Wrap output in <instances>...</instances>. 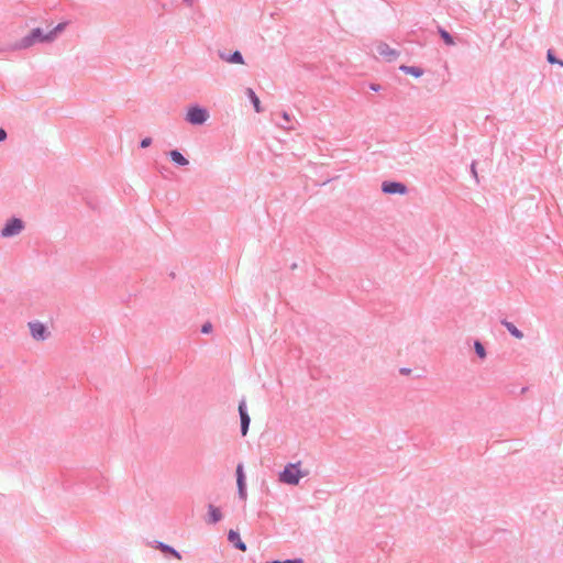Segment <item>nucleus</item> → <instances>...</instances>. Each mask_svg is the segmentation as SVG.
I'll list each match as a JSON object with an SVG mask.
<instances>
[{
    "label": "nucleus",
    "instance_id": "nucleus-1",
    "mask_svg": "<svg viewBox=\"0 0 563 563\" xmlns=\"http://www.w3.org/2000/svg\"><path fill=\"white\" fill-rule=\"evenodd\" d=\"M37 43H51V36H48V33L44 32L41 27L31 30V32L20 41L11 44V48L18 51L27 49Z\"/></svg>",
    "mask_w": 563,
    "mask_h": 563
},
{
    "label": "nucleus",
    "instance_id": "nucleus-2",
    "mask_svg": "<svg viewBox=\"0 0 563 563\" xmlns=\"http://www.w3.org/2000/svg\"><path fill=\"white\" fill-rule=\"evenodd\" d=\"M300 463H289L279 473V482L288 485H298L301 477L306 475L300 471Z\"/></svg>",
    "mask_w": 563,
    "mask_h": 563
},
{
    "label": "nucleus",
    "instance_id": "nucleus-3",
    "mask_svg": "<svg viewBox=\"0 0 563 563\" xmlns=\"http://www.w3.org/2000/svg\"><path fill=\"white\" fill-rule=\"evenodd\" d=\"M25 228L24 221L20 218L12 217L3 225L0 231L2 238H13L19 235Z\"/></svg>",
    "mask_w": 563,
    "mask_h": 563
},
{
    "label": "nucleus",
    "instance_id": "nucleus-4",
    "mask_svg": "<svg viewBox=\"0 0 563 563\" xmlns=\"http://www.w3.org/2000/svg\"><path fill=\"white\" fill-rule=\"evenodd\" d=\"M209 118V112L206 108L198 104L188 108L186 121L192 125H202Z\"/></svg>",
    "mask_w": 563,
    "mask_h": 563
},
{
    "label": "nucleus",
    "instance_id": "nucleus-5",
    "mask_svg": "<svg viewBox=\"0 0 563 563\" xmlns=\"http://www.w3.org/2000/svg\"><path fill=\"white\" fill-rule=\"evenodd\" d=\"M382 191L386 195H405L408 192V188L404 183L385 180L382 184Z\"/></svg>",
    "mask_w": 563,
    "mask_h": 563
},
{
    "label": "nucleus",
    "instance_id": "nucleus-6",
    "mask_svg": "<svg viewBox=\"0 0 563 563\" xmlns=\"http://www.w3.org/2000/svg\"><path fill=\"white\" fill-rule=\"evenodd\" d=\"M238 410L241 421V434L242 437H245L250 428L251 418L247 412L246 401L244 398L240 400Z\"/></svg>",
    "mask_w": 563,
    "mask_h": 563
},
{
    "label": "nucleus",
    "instance_id": "nucleus-7",
    "mask_svg": "<svg viewBox=\"0 0 563 563\" xmlns=\"http://www.w3.org/2000/svg\"><path fill=\"white\" fill-rule=\"evenodd\" d=\"M236 485H238V495H239L240 499L245 500L247 493H246L245 474H244L242 464H238V466H236Z\"/></svg>",
    "mask_w": 563,
    "mask_h": 563
},
{
    "label": "nucleus",
    "instance_id": "nucleus-8",
    "mask_svg": "<svg viewBox=\"0 0 563 563\" xmlns=\"http://www.w3.org/2000/svg\"><path fill=\"white\" fill-rule=\"evenodd\" d=\"M29 327H30V332H31V335L33 339H35L37 341H44L47 338V335H48L47 328L43 323H41L38 321H34V322H30Z\"/></svg>",
    "mask_w": 563,
    "mask_h": 563
},
{
    "label": "nucleus",
    "instance_id": "nucleus-9",
    "mask_svg": "<svg viewBox=\"0 0 563 563\" xmlns=\"http://www.w3.org/2000/svg\"><path fill=\"white\" fill-rule=\"evenodd\" d=\"M376 52L383 56L384 58H386L388 62H393L395 60L398 56H399V53L389 47L388 44L386 43H383L380 42L377 46H376Z\"/></svg>",
    "mask_w": 563,
    "mask_h": 563
},
{
    "label": "nucleus",
    "instance_id": "nucleus-10",
    "mask_svg": "<svg viewBox=\"0 0 563 563\" xmlns=\"http://www.w3.org/2000/svg\"><path fill=\"white\" fill-rule=\"evenodd\" d=\"M219 57L230 64H244L243 55L240 51H234L233 53H225L219 51Z\"/></svg>",
    "mask_w": 563,
    "mask_h": 563
},
{
    "label": "nucleus",
    "instance_id": "nucleus-11",
    "mask_svg": "<svg viewBox=\"0 0 563 563\" xmlns=\"http://www.w3.org/2000/svg\"><path fill=\"white\" fill-rule=\"evenodd\" d=\"M154 548L166 555H172L178 560H181V554L169 544H166L162 541H154Z\"/></svg>",
    "mask_w": 563,
    "mask_h": 563
},
{
    "label": "nucleus",
    "instance_id": "nucleus-12",
    "mask_svg": "<svg viewBox=\"0 0 563 563\" xmlns=\"http://www.w3.org/2000/svg\"><path fill=\"white\" fill-rule=\"evenodd\" d=\"M228 540L231 542L235 549L240 551H246V544L241 540L239 531L230 530L228 533Z\"/></svg>",
    "mask_w": 563,
    "mask_h": 563
},
{
    "label": "nucleus",
    "instance_id": "nucleus-13",
    "mask_svg": "<svg viewBox=\"0 0 563 563\" xmlns=\"http://www.w3.org/2000/svg\"><path fill=\"white\" fill-rule=\"evenodd\" d=\"M221 519H222V512H221L220 508H218V507H216V506L210 504L208 506L207 523L216 525L219 521H221Z\"/></svg>",
    "mask_w": 563,
    "mask_h": 563
},
{
    "label": "nucleus",
    "instance_id": "nucleus-14",
    "mask_svg": "<svg viewBox=\"0 0 563 563\" xmlns=\"http://www.w3.org/2000/svg\"><path fill=\"white\" fill-rule=\"evenodd\" d=\"M168 156L178 166H187L189 164V161L178 150H172Z\"/></svg>",
    "mask_w": 563,
    "mask_h": 563
},
{
    "label": "nucleus",
    "instance_id": "nucleus-15",
    "mask_svg": "<svg viewBox=\"0 0 563 563\" xmlns=\"http://www.w3.org/2000/svg\"><path fill=\"white\" fill-rule=\"evenodd\" d=\"M245 95L250 99L251 103L254 107V110L260 113L262 112L260 98L256 96L255 91L252 88H246Z\"/></svg>",
    "mask_w": 563,
    "mask_h": 563
},
{
    "label": "nucleus",
    "instance_id": "nucleus-16",
    "mask_svg": "<svg viewBox=\"0 0 563 563\" xmlns=\"http://www.w3.org/2000/svg\"><path fill=\"white\" fill-rule=\"evenodd\" d=\"M500 323L508 330V332L517 339H522L523 333L512 322L503 319Z\"/></svg>",
    "mask_w": 563,
    "mask_h": 563
},
{
    "label": "nucleus",
    "instance_id": "nucleus-17",
    "mask_svg": "<svg viewBox=\"0 0 563 563\" xmlns=\"http://www.w3.org/2000/svg\"><path fill=\"white\" fill-rule=\"evenodd\" d=\"M399 70H401L405 74L411 75L416 78H419L423 75V69L417 66L401 65L399 67Z\"/></svg>",
    "mask_w": 563,
    "mask_h": 563
},
{
    "label": "nucleus",
    "instance_id": "nucleus-18",
    "mask_svg": "<svg viewBox=\"0 0 563 563\" xmlns=\"http://www.w3.org/2000/svg\"><path fill=\"white\" fill-rule=\"evenodd\" d=\"M68 25V21H64L58 23L54 29H52L48 33V36H51V43H53L58 34H60L63 31H65L66 26Z\"/></svg>",
    "mask_w": 563,
    "mask_h": 563
},
{
    "label": "nucleus",
    "instance_id": "nucleus-19",
    "mask_svg": "<svg viewBox=\"0 0 563 563\" xmlns=\"http://www.w3.org/2000/svg\"><path fill=\"white\" fill-rule=\"evenodd\" d=\"M439 34H440L441 38L443 40V42L446 45H453L454 44L453 36L446 30H444L442 27H439Z\"/></svg>",
    "mask_w": 563,
    "mask_h": 563
},
{
    "label": "nucleus",
    "instance_id": "nucleus-20",
    "mask_svg": "<svg viewBox=\"0 0 563 563\" xmlns=\"http://www.w3.org/2000/svg\"><path fill=\"white\" fill-rule=\"evenodd\" d=\"M474 350H475V353L477 354V356L479 358H485L486 357V350H485V346L482 344L481 341L476 340L474 342Z\"/></svg>",
    "mask_w": 563,
    "mask_h": 563
},
{
    "label": "nucleus",
    "instance_id": "nucleus-21",
    "mask_svg": "<svg viewBox=\"0 0 563 563\" xmlns=\"http://www.w3.org/2000/svg\"><path fill=\"white\" fill-rule=\"evenodd\" d=\"M547 60L550 63V64H558L560 66L563 67V60L556 58L555 54L553 53L552 49H549L548 53H547Z\"/></svg>",
    "mask_w": 563,
    "mask_h": 563
},
{
    "label": "nucleus",
    "instance_id": "nucleus-22",
    "mask_svg": "<svg viewBox=\"0 0 563 563\" xmlns=\"http://www.w3.org/2000/svg\"><path fill=\"white\" fill-rule=\"evenodd\" d=\"M282 118H283V120H284L285 122H284V123H278V124H279L282 128H284V129H290V126H289L290 117H289L288 112L284 111V112L282 113Z\"/></svg>",
    "mask_w": 563,
    "mask_h": 563
},
{
    "label": "nucleus",
    "instance_id": "nucleus-23",
    "mask_svg": "<svg viewBox=\"0 0 563 563\" xmlns=\"http://www.w3.org/2000/svg\"><path fill=\"white\" fill-rule=\"evenodd\" d=\"M267 563H303V560L302 559H287L284 561L274 560V561H271Z\"/></svg>",
    "mask_w": 563,
    "mask_h": 563
},
{
    "label": "nucleus",
    "instance_id": "nucleus-24",
    "mask_svg": "<svg viewBox=\"0 0 563 563\" xmlns=\"http://www.w3.org/2000/svg\"><path fill=\"white\" fill-rule=\"evenodd\" d=\"M212 328H213V327H212V324H211L210 322H206V323H203V324H202V327H201V333H203V334H209V333H211V332H212Z\"/></svg>",
    "mask_w": 563,
    "mask_h": 563
},
{
    "label": "nucleus",
    "instance_id": "nucleus-25",
    "mask_svg": "<svg viewBox=\"0 0 563 563\" xmlns=\"http://www.w3.org/2000/svg\"><path fill=\"white\" fill-rule=\"evenodd\" d=\"M152 144V139L151 137H144L141 143H140V146L142 148H146L148 147L150 145Z\"/></svg>",
    "mask_w": 563,
    "mask_h": 563
},
{
    "label": "nucleus",
    "instance_id": "nucleus-26",
    "mask_svg": "<svg viewBox=\"0 0 563 563\" xmlns=\"http://www.w3.org/2000/svg\"><path fill=\"white\" fill-rule=\"evenodd\" d=\"M471 173H472V176L476 179V181H478V176H477V172L475 168V162H473L471 165Z\"/></svg>",
    "mask_w": 563,
    "mask_h": 563
},
{
    "label": "nucleus",
    "instance_id": "nucleus-27",
    "mask_svg": "<svg viewBox=\"0 0 563 563\" xmlns=\"http://www.w3.org/2000/svg\"><path fill=\"white\" fill-rule=\"evenodd\" d=\"M368 87H369V89H371L372 91H375V92H377V91H379V90L382 89L380 85H378V84H374V82L369 84V86H368Z\"/></svg>",
    "mask_w": 563,
    "mask_h": 563
},
{
    "label": "nucleus",
    "instance_id": "nucleus-28",
    "mask_svg": "<svg viewBox=\"0 0 563 563\" xmlns=\"http://www.w3.org/2000/svg\"><path fill=\"white\" fill-rule=\"evenodd\" d=\"M14 51L15 49L11 48V44L0 47V53L14 52Z\"/></svg>",
    "mask_w": 563,
    "mask_h": 563
},
{
    "label": "nucleus",
    "instance_id": "nucleus-29",
    "mask_svg": "<svg viewBox=\"0 0 563 563\" xmlns=\"http://www.w3.org/2000/svg\"><path fill=\"white\" fill-rule=\"evenodd\" d=\"M8 134L7 131L2 128H0V142H3L7 139Z\"/></svg>",
    "mask_w": 563,
    "mask_h": 563
},
{
    "label": "nucleus",
    "instance_id": "nucleus-30",
    "mask_svg": "<svg viewBox=\"0 0 563 563\" xmlns=\"http://www.w3.org/2000/svg\"><path fill=\"white\" fill-rule=\"evenodd\" d=\"M188 7L194 5V0H183Z\"/></svg>",
    "mask_w": 563,
    "mask_h": 563
},
{
    "label": "nucleus",
    "instance_id": "nucleus-31",
    "mask_svg": "<svg viewBox=\"0 0 563 563\" xmlns=\"http://www.w3.org/2000/svg\"><path fill=\"white\" fill-rule=\"evenodd\" d=\"M400 372H401L402 374H408V373L410 372V369H409V368H401V369H400Z\"/></svg>",
    "mask_w": 563,
    "mask_h": 563
}]
</instances>
